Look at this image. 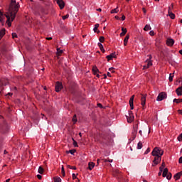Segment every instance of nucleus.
<instances>
[{"mask_svg": "<svg viewBox=\"0 0 182 182\" xmlns=\"http://www.w3.org/2000/svg\"><path fill=\"white\" fill-rule=\"evenodd\" d=\"M18 11L19 3H16V0H11L9 11L6 14V18H7L6 23L9 28L12 26V22H14Z\"/></svg>", "mask_w": 182, "mask_h": 182, "instance_id": "nucleus-1", "label": "nucleus"}, {"mask_svg": "<svg viewBox=\"0 0 182 182\" xmlns=\"http://www.w3.org/2000/svg\"><path fill=\"white\" fill-rule=\"evenodd\" d=\"M163 154H164V151H163V149L159 147H155L153 149L151 152V155L154 157L152 164L153 167L157 166V164H159L160 161H161V156H163Z\"/></svg>", "mask_w": 182, "mask_h": 182, "instance_id": "nucleus-2", "label": "nucleus"}, {"mask_svg": "<svg viewBox=\"0 0 182 182\" xmlns=\"http://www.w3.org/2000/svg\"><path fill=\"white\" fill-rule=\"evenodd\" d=\"M164 99H167V94L164 92H162L159 94L156 100L157 102H161V100H164Z\"/></svg>", "mask_w": 182, "mask_h": 182, "instance_id": "nucleus-3", "label": "nucleus"}, {"mask_svg": "<svg viewBox=\"0 0 182 182\" xmlns=\"http://www.w3.org/2000/svg\"><path fill=\"white\" fill-rule=\"evenodd\" d=\"M8 125L4 124V125H1L0 126V133H2V134H5V133H8Z\"/></svg>", "mask_w": 182, "mask_h": 182, "instance_id": "nucleus-4", "label": "nucleus"}, {"mask_svg": "<svg viewBox=\"0 0 182 182\" xmlns=\"http://www.w3.org/2000/svg\"><path fill=\"white\" fill-rule=\"evenodd\" d=\"M141 105L142 107H144L146 106V98L147 97V94H141Z\"/></svg>", "mask_w": 182, "mask_h": 182, "instance_id": "nucleus-5", "label": "nucleus"}, {"mask_svg": "<svg viewBox=\"0 0 182 182\" xmlns=\"http://www.w3.org/2000/svg\"><path fill=\"white\" fill-rule=\"evenodd\" d=\"M63 88V85H62V82H57L55 83V92H59Z\"/></svg>", "mask_w": 182, "mask_h": 182, "instance_id": "nucleus-6", "label": "nucleus"}, {"mask_svg": "<svg viewBox=\"0 0 182 182\" xmlns=\"http://www.w3.org/2000/svg\"><path fill=\"white\" fill-rule=\"evenodd\" d=\"M55 1L58 5L60 9L65 8V1H63V0H55Z\"/></svg>", "mask_w": 182, "mask_h": 182, "instance_id": "nucleus-7", "label": "nucleus"}, {"mask_svg": "<svg viewBox=\"0 0 182 182\" xmlns=\"http://www.w3.org/2000/svg\"><path fill=\"white\" fill-rule=\"evenodd\" d=\"M129 117L127 118L128 123H132L134 120V116L133 115V112L129 111Z\"/></svg>", "mask_w": 182, "mask_h": 182, "instance_id": "nucleus-8", "label": "nucleus"}, {"mask_svg": "<svg viewBox=\"0 0 182 182\" xmlns=\"http://www.w3.org/2000/svg\"><path fill=\"white\" fill-rule=\"evenodd\" d=\"M92 72L94 75H96L97 77H100V75H99V69L97 66L92 67Z\"/></svg>", "mask_w": 182, "mask_h": 182, "instance_id": "nucleus-9", "label": "nucleus"}, {"mask_svg": "<svg viewBox=\"0 0 182 182\" xmlns=\"http://www.w3.org/2000/svg\"><path fill=\"white\" fill-rule=\"evenodd\" d=\"M146 65H144L143 66V69H149V68H150V66H151L153 65V63H151V60H147L146 61Z\"/></svg>", "mask_w": 182, "mask_h": 182, "instance_id": "nucleus-10", "label": "nucleus"}, {"mask_svg": "<svg viewBox=\"0 0 182 182\" xmlns=\"http://www.w3.org/2000/svg\"><path fill=\"white\" fill-rule=\"evenodd\" d=\"M133 102H134V95H132L129 99V106L131 107V110H133V109H134Z\"/></svg>", "mask_w": 182, "mask_h": 182, "instance_id": "nucleus-11", "label": "nucleus"}, {"mask_svg": "<svg viewBox=\"0 0 182 182\" xmlns=\"http://www.w3.org/2000/svg\"><path fill=\"white\" fill-rule=\"evenodd\" d=\"M166 45L168 46H173L174 45V40L173 38H167Z\"/></svg>", "mask_w": 182, "mask_h": 182, "instance_id": "nucleus-12", "label": "nucleus"}, {"mask_svg": "<svg viewBox=\"0 0 182 182\" xmlns=\"http://www.w3.org/2000/svg\"><path fill=\"white\" fill-rule=\"evenodd\" d=\"M182 176V171H180L177 173H176L173 176V178L177 181V180H180L181 177Z\"/></svg>", "mask_w": 182, "mask_h": 182, "instance_id": "nucleus-13", "label": "nucleus"}, {"mask_svg": "<svg viewBox=\"0 0 182 182\" xmlns=\"http://www.w3.org/2000/svg\"><path fill=\"white\" fill-rule=\"evenodd\" d=\"M106 58H107V59L109 62V60H112V59H113V58H116V54L115 53H111L110 55H107Z\"/></svg>", "mask_w": 182, "mask_h": 182, "instance_id": "nucleus-14", "label": "nucleus"}, {"mask_svg": "<svg viewBox=\"0 0 182 182\" xmlns=\"http://www.w3.org/2000/svg\"><path fill=\"white\" fill-rule=\"evenodd\" d=\"M176 94L178 95V96H182V86L178 87L176 89Z\"/></svg>", "mask_w": 182, "mask_h": 182, "instance_id": "nucleus-15", "label": "nucleus"}, {"mask_svg": "<svg viewBox=\"0 0 182 182\" xmlns=\"http://www.w3.org/2000/svg\"><path fill=\"white\" fill-rule=\"evenodd\" d=\"M94 168H95V163L90 162L88 164V168H89V170H93Z\"/></svg>", "mask_w": 182, "mask_h": 182, "instance_id": "nucleus-16", "label": "nucleus"}, {"mask_svg": "<svg viewBox=\"0 0 182 182\" xmlns=\"http://www.w3.org/2000/svg\"><path fill=\"white\" fill-rule=\"evenodd\" d=\"M167 174H168V169L167 168H165L164 169L163 173H162V176L163 177H166Z\"/></svg>", "mask_w": 182, "mask_h": 182, "instance_id": "nucleus-17", "label": "nucleus"}, {"mask_svg": "<svg viewBox=\"0 0 182 182\" xmlns=\"http://www.w3.org/2000/svg\"><path fill=\"white\" fill-rule=\"evenodd\" d=\"M122 32L120 33V36H124V35L127 33V28H122Z\"/></svg>", "mask_w": 182, "mask_h": 182, "instance_id": "nucleus-18", "label": "nucleus"}, {"mask_svg": "<svg viewBox=\"0 0 182 182\" xmlns=\"http://www.w3.org/2000/svg\"><path fill=\"white\" fill-rule=\"evenodd\" d=\"M144 31L146 32H147V31H151V26H150L149 24H146L144 28Z\"/></svg>", "mask_w": 182, "mask_h": 182, "instance_id": "nucleus-19", "label": "nucleus"}, {"mask_svg": "<svg viewBox=\"0 0 182 182\" xmlns=\"http://www.w3.org/2000/svg\"><path fill=\"white\" fill-rule=\"evenodd\" d=\"M0 22H1V23H4V13L2 11H1V10H0Z\"/></svg>", "mask_w": 182, "mask_h": 182, "instance_id": "nucleus-20", "label": "nucleus"}, {"mask_svg": "<svg viewBox=\"0 0 182 182\" xmlns=\"http://www.w3.org/2000/svg\"><path fill=\"white\" fill-rule=\"evenodd\" d=\"M5 36V28H3L0 31V39H2V38Z\"/></svg>", "mask_w": 182, "mask_h": 182, "instance_id": "nucleus-21", "label": "nucleus"}, {"mask_svg": "<svg viewBox=\"0 0 182 182\" xmlns=\"http://www.w3.org/2000/svg\"><path fill=\"white\" fill-rule=\"evenodd\" d=\"M171 19H174V18H176V15L174 14H173V11L169 10V13H168Z\"/></svg>", "mask_w": 182, "mask_h": 182, "instance_id": "nucleus-22", "label": "nucleus"}, {"mask_svg": "<svg viewBox=\"0 0 182 182\" xmlns=\"http://www.w3.org/2000/svg\"><path fill=\"white\" fill-rule=\"evenodd\" d=\"M66 153H67V154H69V153H70V154L73 155V154H75V153H76V150L75 149H70L69 151H67Z\"/></svg>", "mask_w": 182, "mask_h": 182, "instance_id": "nucleus-23", "label": "nucleus"}, {"mask_svg": "<svg viewBox=\"0 0 182 182\" xmlns=\"http://www.w3.org/2000/svg\"><path fill=\"white\" fill-rule=\"evenodd\" d=\"M117 12H119V7H117L111 10L110 14H117Z\"/></svg>", "mask_w": 182, "mask_h": 182, "instance_id": "nucleus-24", "label": "nucleus"}, {"mask_svg": "<svg viewBox=\"0 0 182 182\" xmlns=\"http://www.w3.org/2000/svg\"><path fill=\"white\" fill-rule=\"evenodd\" d=\"M173 103H182V99H174L173 100Z\"/></svg>", "mask_w": 182, "mask_h": 182, "instance_id": "nucleus-25", "label": "nucleus"}, {"mask_svg": "<svg viewBox=\"0 0 182 182\" xmlns=\"http://www.w3.org/2000/svg\"><path fill=\"white\" fill-rule=\"evenodd\" d=\"M143 147V144L141 143V141H139L137 144V149L138 150H140L141 148Z\"/></svg>", "mask_w": 182, "mask_h": 182, "instance_id": "nucleus-26", "label": "nucleus"}, {"mask_svg": "<svg viewBox=\"0 0 182 182\" xmlns=\"http://www.w3.org/2000/svg\"><path fill=\"white\" fill-rule=\"evenodd\" d=\"M173 77H174V73H172V74L171 73L168 77L169 82H171L173 80Z\"/></svg>", "mask_w": 182, "mask_h": 182, "instance_id": "nucleus-27", "label": "nucleus"}, {"mask_svg": "<svg viewBox=\"0 0 182 182\" xmlns=\"http://www.w3.org/2000/svg\"><path fill=\"white\" fill-rule=\"evenodd\" d=\"M38 173L39 174H43V168H42V166H39Z\"/></svg>", "mask_w": 182, "mask_h": 182, "instance_id": "nucleus-28", "label": "nucleus"}, {"mask_svg": "<svg viewBox=\"0 0 182 182\" xmlns=\"http://www.w3.org/2000/svg\"><path fill=\"white\" fill-rule=\"evenodd\" d=\"M129 38H130V35L127 34L124 39V42H129Z\"/></svg>", "mask_w": 182, "mask_h": 182, "instance_id": "nucleus-29", "label": "nucleus"}, {"mask_svg": "<svg viewBox=\"0 0 182 182\" xmlns=\"http://www.w3.org/2000/svg\"><path fill=\"white\" fill-rule=\"evenodd\" d=\"M164 167H166V164L164 162H163L161 164V166L159 167V170H164Z\"/></svg>", "mask_w": 182, "mask_h": 182, "instance_id": "nucleus-30", "label": "nucleus"}, {"mask_svg": "<svg viewBox=\"0 0 182 182\" xmlns=\"http://www.w3.org/2000/svg\"><path fill=\"white\" fill-rule=\"evenodd\" d=\"M174 8V4H171V6L168 7V14H169V11H172V9Z\"/></svg>", "mask_w": 182, "mask_h": 182, "instance_id": "nucleus-31", "label": "nucleus"}, {"mask_svg": "<svg viewBox=\"0 0 182 182\" xmlns=\"http://www.w3.org/2000/svg\"><path fill=\"white\" fill-rule=\"evenodd\" d=\"M68 168H70V170H76V166H72L70 165H68Z\"/></svg>", "mask_w": 182, "mask_h": 182, "instance_id": "nucleus-32", "label": "nucleus"}, {"mask_svg": "<svg viewBox=\"0 0 182 182\" xmlns=\"http://www.w3.org/2000/svg\"><path fill=\"white\" fill-rule=\"evenodd\" d=\"M177 140L178 141H182V133L178 135Z\"/></svg>", "mask_w": 182, "mask_h": 182, "instance_id": "nucleus-33", "label": "nucleus"}, {"mask_svg": "<svg viewBox=\"0 0 182 182\" xmlns=\"http://www.w3.org/2000/svg\"><path fill=\"white\" fill-rule=\"evenodd\" d=\"M73 146L74 147H78V145H77V142L75 140V139L73 138Z\"/></svg>", "mask_w": 182, "mask_h": 182, "instance_id": "nucleus-34", "label": "nucleus"}, {"mask_svg": "<svg viewBox=\"0 0 182 182\" xmlns=\"http://www.w3.org/2000/svg\"><path fill=\"white\" fill-rule=\"evenodd\" d=\"M99 41L101 42V43H103V42H105V37L100 36Z\"/></svg>", "mask_w": 182, "mask_h": 182, "instance_id": "nucleus-35", "label": "nucleus"}, {"mask_svg": "<svg viewBox=\"0 0 182 182\" xmlns=\"http://www.w3.org/2000/svg\"><path fill=\"white\" fill-rule=\"evenodd\" d=\"M97 28H99V24H95L94 27V32H97Z\"/></svg>", "mask_w": 182, "mask_h": 182, "instance_id": "nucleus-36", "label": "nucleus"}, {"mask_svg": "<svg viewBox=\"0 0 182 182\" xmlns=\"http://www.w3.org/2000/svg\"><path fill=\"white\" fill-rule=\"evenodd\" d=\"M54 182H62V179L60 178H55Z\"/></svg>", "mask_w": 182, "mask_h": 182, "instance_id": "nucleus-37", "label": "nucleus"}, {"mask_svg": "<svg viewBox=\"0 0 182 182\" xmlns=\"http://www.w3.org/2000/svg\"><path fill=\"white\" fill-rule=\"evenodd\" d=\"M167 180H171V173H169L166 175Z\"/></svg>", "mask_w": 182, "mask_h": 182, "instance_id": "nucleus-38", "label": "nucleus"}, {"mask_svg": "<svg viewBox=\"0 0 182 182\" xmlns=\"http://www.w3.org/2000/svg\"><path fill=\"white\" fill-rule=\"evenodd\" d=\"M73 122H74V123H76V122H77V118H76V114H74V116L73 117Z\"/></svg>", "mask_w": 182, "mask_h": 182, "instance_id": "nucleus-39", "label": "nucleus"}, {"mask_svg": "<svg viewBox=\"0 0 182 182\" xmlns=\"http://www.w3.org/2000/svg\"><path fill=\"white\" fill-rule=\"evenodd\" d=\"M57 53H58V55H60L61 53H63V50H60V48H57Z\"/></svg>", "mask_w": 182, "mask_h": 182, "instance_id": "nucleus-40", "label": "nucleus"}, {"mask_svg": "<svg viewBox=\"0 0 182 182\" xmlns=\"http://www.w3.org/2000/svg\"><path fill=\"white\" fill-rule=\"evenodd\" d=\"M68 18H69V14H66L65 16H62L63 21H65V19H68Z\"/></svg>", "mask_w": 182, "mask_h": 182, "instance_id": "nucleus-41", "label": "nucleus"}, {"mask_svg": "<svg viewBox=\"0 0 182 182\" xmlns=\"http://www.w3.org/2000/svg\"><path fill=\"white\" fill-rule=\"evenodd\" d=\"M61 173H62L63 177H65V168H63V166H62V168H61Z\"/></svg>", "mask_w": 182, "mask_h": 182, "instance_id": "nucleus-42", "label": "nucleus"}, {"mask_svg": "<svg viewBox=\"0 0 182 182\" xmlns=\"http://www.w3.org/2000/svg\"><path fill=\"white\" fill-rule=\"evenodd\" d=\"M149 153H150V148H147V149L144 152V154H149Z\"/></svg>", "mask_w": 182, "mask_h": 182, "instance_id": "nucleus-43", "label": "nucleus"}, {"mask_svg": "<svg viewBox=\"0 0 182 182\" xmlns=\"http://www.w3.org/2000/svg\"><path fill=\"white\" fill-rule=\"evenodd\" d=\"M98 46H99L100 49L103 48V44H102V43H98Z\"/></svg>", "mask_w": 182, "mask_h": 182, "instance_id": "nucleus-44", "label": "nucleus"}, {"mask_svg": "<svg viewBox=\"0 0 182 182\" xmlns=\"http://www.w3.org/2000/svg\"><path fill=\"white\" fill-rule=\"evenodd\" d=\"M18 35L16 34V33H12V38L14 39V38H17Z\"/></svg>", "mask_w": 182, "mask_h": 182, "instance_id": "nucleus-45", "label": "nucleus"}, {"mask_svg": "<svg viewBox=\"0 0 182 182\" xmlns=\"http://www.w3.org/2000/svg\"><path fill=\"white\" fill-rule=\"evenodd\" d=\"M114 68L113 67H112V68H109V72H111L112 73H114Z\"/></svg>", "mask_w": 182, "mask_h": 182, "instance_id": "nucleus-46", "label": "nucleus"}, {"mask_svg": "<svg viewBox=\"0 0 182 182\" xmlns=\"http://www.w3.org/2000/svg\"><path fill=\"white\" fill-rule=\"evenodd\" d=\"M72 176H73V180H76V178H77V177L76 176V174L75 173H73Z\"/></svg>", "mask_w": 182, "mask_h": 182, "instance_id": "nucleus-47", "label": "nucleus"}, {"mask_svg": "<svg viewBox=\"0 0 182 182\" xmlns=\"http://www.w3.org/2000/svg\"><path fill=\"white\" fill-rule=\"evenodd\" d=\"M149 35H150L151 36H154V31H151L149 32Z\"/></svg>", "mask_w": 182, "mask_h": 182, "instance_id": "nucleus-48", "label": "nucleus"}, {"mask_svg": "<svg viewBox=\"0 0 182 182\" xmlns=\"http://www.w3.org/2000/svg\"><path fill=\"white\" fill-rule=\"evenodd\" d=\"M97 107H100V109H103V105L100 103L97 104Z\"/></svg>", "mask_w": 182, "mask_h": 182, "instance_id": "nucleus-49", "label": "nucleus"}, {"mask_svg": "<svg viewBox=\"0 0 182 182\" xmlns=\"http://www.w3.org/2000/svg\"><path fill=\"white\" fill-rule=\"evenodd\" d=\"M162 173H163V170L159 169V172L158 173V176H161Z\"/></svg>", "mask_w": 182, "mask_h": 182, "instance_id": "nucleus-50", "label": "nucleus"}, {"mask_svg": "<svg viewBox=\"0 0 182 182\" xmlns=\"http://www.w3.org/2000/svg\"><path fill=\"white\" fill-rule=\"evenodd\" d=\"M37 178H38V180H41L42 176L38 174V175H37Z\"/></svg>", "mask_w": 182, "mask_h": 182, "instance_id": "nucleus-51", "label": "nucleus"}, {"mask_svg": "<svg viewBox=\"0 0 182 182\" xmlns=\"http://www.w3.org/2000/svg\"><path fill=\"white\" fill-rule=\"evenodd\" d=\"M114 18L117 19V21H120V17H119V16H115Z\"/></svg>", "mask_w": 182, "mask_h": 182, "instance_id": "nucleus-52", "label": "nucleus"}, {"mask_svg": "<svg viewBox=\"0 0 182 182\" xmlns=\"http://www.w3.org/2000/svg\"><path fill=\"white\" fill-rule=\"evenodd\" d=\"M121 19L122 21H124L126 19V16L124 15H122Z\"/></svg>", "mask_w": 182, "mask_h": 182, "instance_id": "nucleus-53", "label": "nucleus"}, {"mask_svg": "<svg viewBox=\"0 0 182 182\" xmlns=\"http://www.w3.org/2000/svg\"><path fill=\"white\" fill-rule=\"evenodd\" d=\"M101 52H102V53H105V48L102 47V48H100Z\"/></svg>", "mask_w": 182, "mask_h": 182, "instance_id": "nucleus-54", "label": "nucleus"}, {"mask_svg": "<svg viewBox=\"0 0 182 182\" xmlns=\"http://www.w3.org/2000/svg\"><path fill=\"white\" fill-rule=\"evenodd\" d=\"M46 39L47 41H52V37H47Z\"/></svg>", "mask_w": 182, "mask_h": 182, "instance_id": "nucleus-55", "label": "nucleus"}, {"mask_svg": "<svg viewBox=\"0 0 182 182\" xmlns=\"http://www.w3.org/2000/svg\"><path fill=\"white\" fill-rule=\"evenodd\" d=\"M107 76H109V77H112V74H110V73H107Z\"/></svg>", "mask_w": 182, "mask_h": 182, "instance_id": "nucleus-56", "label": "nucleus"}, {"mask_svg": "<svg viewBox=\"0 0 182 182\" xmlns=\"http://www.w3.org/2000/svg\"><path fill=\"white\" fill-rule=\"evenodd\" d=\"M124 46H127V41H124Z\"/></svg>", "mask_w": 182, "mask_h": 182, "instance_id": "nucleus-57", "label": "nucleus"}, {"mask_svg": "<svg viewBox=\"0 0 182 182\" xmlns=\"http://www.w3.org/2000/svg\"><path fill=\"white\" fill-rule=\"evenodd\" d=\"M142 10H143L144 14H146V9L143 8Z\"/></svg>", "mask_w": 182, "mask_h": 182, "instance_id": "nucleus-58", "label": "nucleus"}, {"mask_svg": "<svg viewBox=\"0 0 182 182\" xmlns=\"http://www.w3.org/2000/svg\"><path fill=\"white\" fill-rule=\"evenodd\" d=\"M0 86H4V83L2 82L1 80H0Z\"/></svg>", "mask_w": 182, "mask_h": 182, "instance_id": "nucleus-59", "label": "nucleus"}, {"mask_svg": "<svg viewBox=\"0 0 182 182\" xmlns=\"http://www.w3.org/2000/svg\"><path fill=\"white\" fill-rule=\"evenodd\" d=\"M108 161L109 163H113V159H109Z\"/></svg>", "mask_w": 182, "mask_h": 182, "instance_id": "nucleus-60", "label": "nucleus"}, {"mask_svg": "<svg viewBox=\"0 0 182 182\" xmlns=\"http://www.w3.org/2000/svg\"><path fill=\"white\" fill-rule=\"evenodd\" d=\"M7 95L8 96H12L13 94L11 92H9Z\"/></svg>", "mask_w": 182, "mask_h": 182, "instance_id": "nucleus-61", "label": "nucleus"}, {"mask_svg": "<svg viewBox=\"0 0 182 182\" xmlns=\"http://www.w3.org/2000/svg\"><path fill=\"white\" fill-rule=\"evenodd\" d=\"M139 134H140V136H143V134H142V132H141V130L139 131Z\"/></svg>", "mask_w": 182, "mask_h": 182, "instance_id": "nucleus-62", "label": "nucleus"}, {"mask_svg": "<svg viewBox=\"0 0 182 182\" xmlns=\"http://www.w3.org/2000/svg\"><path fill=\"white\" fill-rule=\"evenodd\" d=\"M9 181H11V179L9 178L6 180V182H9Z\"/></svg>", "mask_w": 182, "mask_h": 182, "instance_id": "nucleus-63", "label": "nucleus"}, {"mask_svg": "<svg viewBox=\"0 0 182 182\" xmlns=\"http://www.w3.org/2000/svg\"><path fill=\"white\" fill-rule=\"evenodd\" d=\"M179 53H180V55H182V50H179Z\"/></svg>", "mask_w": 182, "mask_h": 182, "instance_id": "nucleus-64", "label": "nucleus"}]
</instances>
